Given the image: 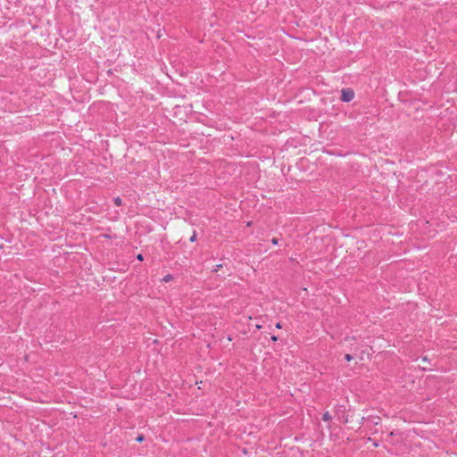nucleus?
<instances>
[{
  "label": "nucleus",
  "mask_w": 457,
  "mask_h": 457,
  "mask_svg": "<svg viewBox=\"0 0 457 457\" xmlns=\"http://www.w3.org/2000/svg\"><path fill=\"white\" fill-rule=\"evenodd\" d=\"M354 98V92L352 88H343L341 90V100L343 102H350Z\"/></svg>",
  "instance_id": "1"
},
{
  "label": "nucleus",
  "mask_w": 457,
  "mask_h": 457,
  "mask_svg": "<svg viewBox=\"0 0 457 457\" xmlns=\"http://www.w3.org/2000/svg\"><path fill=\"white\" fill-rule=\"evenodd\" d=\"M332 419V416L330 415V413L328 411H326L323 416H322V420L324 421H328Z\"/></svg>",
  "instance_id": "2"
},
{
  "label": "nucleus",
  "mask_w": 457,
  "mask_h": 457,
  "mask_svg": "<svg viewBox=\"0 0 457 457\" xmlns=\"http://www.w3.org/2000/svg\"><path fill=\"white\" fill-rule=\"evenodd\" d=\"M173 279V276L170 275V274H168L166 276L163 277V278L162 279L163 282H170Z\"/></svg>",
  "instance_id": "3"
},
{
  "label": "nucleus",
  "mask_w": 457,
  "mask_h": 457,
  "mask_svg": "<svg viewBox=\"0 0 457 457\" xmlns=\"http://www.w3.org/2000/svg\"><path fill=\"white\" fill-rule=\"evenodd\" d=\"M113 201L116 206H120L122 204V200L120 197H115Z\"/></svg>",
  "instance_id": "4"
},
{
  "label": "nucleus",
  "mask_w": 457,
  "mask_h": 457,
  "mask_svg": "<svg viewBox=\"0 0 457 457\" xmlns=\"http://www.w3.org/2000/svg\"><path fill=\"white\" fill-rule=\"evenodd\" d=\"M345 359L347 361H352L353 358V356H352L351 354L346 353V354L345 355Z\"/></svg>",
  "instance_id": "5"
},
{
  "label": "nucleus",
  "mask_w": 457,
  "mask_h": 457,
  "mask_svg": "<svg viewBox=\"0 0 457 457\" xmlns=\"http://www.w3.org/2000/svg\"><path fill=\"white\" fill-rule=\"evenodd\" d=\"M196 237H197V236H196V233H195V232L193 233V235H192V236L190 237V238H189V239H190V241H191V242L195 241V240H196Z\"/></svg>",
  "instance_id": "6"
},
{
  "label": "nucleus",
  "mask_w": 457,
  "mask_h": 457,
  "mask_svg": "<svg viewBox=\"0 0 457 457\" xmlns=\"http://www.w3.org/2000/svg\"><path fill=\"white\" fill-rule=\"evenodd\" d=\"M271 243H272L273 245H278V238H276V237H274V238H272V239H271Z\"/></svg>",
  "instance_id": "7"
},
{
  "label": "nucleus",
  "mask_w": 457,
  "mask_h": 457,
  "mask_svg": "<svg viewBox=\"0 0 457 457\" xmlns=\"http://www.w3.org/2000/svg\"><path fill=\"white\" fill-rule=\"evenodd\" d=\"M143 440H144V436H138L137 437V441H138V442H142Z\"/></svg>",
  "instance_id": "8"
},
{
  "label": "nucleus",
  "mask_w": 457,
  "mask_h": 457,
  "mask_svg": "<svg viewBox=\"0 0 457 457\" xmlns=\"http://www.w3.org/2000/svg\"><path fill=\"white\" fill-rule=\"evenodd\" d=\"M137 259H138V260H143V256H142V254H138V255H137Z\"/></svg>",
  "instance_id": "9"
},
{
  "label": "nucleus",
  "mask_w": 457,
  "mask_h": 457,
  "mask_svg": "<svg viewBox=\"0 0 457 457\" xmlns=\"http://www.w3.org/2000/svg\"><path fill=\"white\" fill-rule=\"evenodd\" d=\"M276 327H277L278 328H281L280 323H277Z\"/></svg>",
  "instance_id": "10"
},
{
  "label": "nucleus",
  "mask_w": 457,
  "mask_h": 457,
  "mask_svg": "<svg viewBox=\"0 0 457 457\" xmlns=\"http://www.w3.org/2000/svg\"><path fill=\"white\" fill-rule=\"evenodd\" d=\"M271 339H272L273 341H276V340H277V337H271Z\"/></svg>",
  "instance_id": "11"
}]
</instances>
